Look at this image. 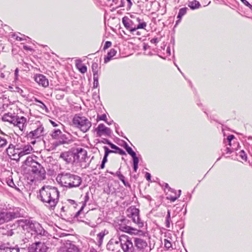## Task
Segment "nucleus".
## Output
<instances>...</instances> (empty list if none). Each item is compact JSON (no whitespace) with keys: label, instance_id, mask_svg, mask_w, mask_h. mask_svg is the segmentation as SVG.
<instances>
[{"label":"nucleus","instance_id":"57","mask_svg":"<svg viewBox=\"0 0 252 252\" xmlns=\"http://www.w3.org/2000/svg\"><path fill=\"white\" fill-rule=\"evenodd\" d=\"M138 164H133V169L135 172H136L138 169Z\"/></svg>","mask_w":252,"mask_h":252},{"label":"nucleus","instance_id":"37","mask_svg":"<svg viewBox=\"0 0 252 252\" xmlns=\"http://www.w3.org/2000/svg\"><path fill=\"white\" fill-rule=\"evenodd\" d=\"M94 76V88H97L98 86V80L97 78V75H93Z\"/></svg>","mask_w":252,"mask_h":252},{"label":"nucleus","instance_id":"58","mask_svg":"<svg viewBox=\"0 0 252 252\" xmlns=\"http://www.w3.org/2000/svg\"><path fill=\"white\" fill-rule=\"evenodd\" d=\"M226 153H227V154H230V153H231L232 152V151H231V149H230L228 147L226 148Z\"/></svg>","mask_w":252,"mask_h":252},{"label":"nucleus","instance_id":"10","mask_svg":"<svg viewBox=\"0 0 252 252\" xmlns=\"http://www.w3.org/2000/svg\"><path fill=\"white\" fill-rule=\"evenodd\" d=\"M106 249L110 252H122L120 236L117 239H110L106 245Z\"/></svg>","mask_w":252,"mask_h":252},{"label":"nucleus","instance_id":"3","mask_svg":"<svg viewBox=\"0 0 252 252\" xmlns=\"http://www.w3.org/2000/svg\"><path fill=\"white\" fill-rule=\"evenodd\" d=\"M56 181L62 186L68 189L78 187L82 182L80 176L65 172L59 174L56 177Z\"/></svg>","mask_w":252,"mask_h":252},{"label":"nucleus","instance_id":"21","mask_svg":"<svg viewBox=\"0 0 252 252\" xmlns=\"http://www.w3.org/2000/svg\"><path fill=\"white\" fill-rule=\"evenodd\" d=\"M73 153L65 152L61 154L60 158L63 159L67 163H69L72 161V158H73Z\"/></svg>","mask_w":252,"mask_h":252},{"label":"nucleus","instance_id":"40","mask_svg":"<svg viewBox=\"0 0 252 252\" xmlns=\"http://www.w3.org/2000/svg\"><path fill=\"white\" fill-rule=\"evenodd\" d=\"M117 53V51L114 49H111L110 51L107 53V54L111 56L112 57H113Z\"/></svg>","mask_w":252,"mask_h":252},{"label":"nucleus","instance_id":"29","mask_svg":"<svg viewBox=\"0 0 252 252\" xmlns=\"http://www.w3.org/2000/svg\"><path fill=\"white\" fill-rule=\"evenodd\" d=\"M62 132L60 129H55L51 134V136L54 139H58L59 138L60 136L61 135Z\"/></svg>","mask_w":252,"mask_h":252},{"label":"nucleus","instance_id":"8","mask_svg":"<svg viewBox=\"0 0 252 252\" xmlns=\"http://www.w3.org/2000/svg\"><path fill=\"white\" fill-rule=\"evenodd\" d=\"M126 213L127 217L131 219L132 221L137 225L139 228L143 227L144 223L140 218L138 209L134 207H131L127 210Z\"/></svg>","mask_w":252,"mask_h":252},{"label":"nucleus","instance_id":"39","mask_svg":"<svg viewBox=\"0 0 252 252\" xmlns=\"http://www.w3.org/2000/svg\"><path fill=\"white\" fill-rule=\"evenodd\" d=\"M106 115L105 114H102L101 115H98L97 117V120H102L106 122Z\"/></svg>","mask_w":252,"mask_h":252},{"label":"nucleus","instance_id":"48","mask_svg":"<svg viewBox=\"0 0 252 252\" xmlns=\"http://www.w3.org/2000/svg\"><path fill=\"white\" fill-rule=\"evenodd\" d=\"M109 145L112 149L115 150V151H117L118 149L119 148L118 146L111 142L109 143Z\"/></svg>","mask_w":252,"mask_h":252},{"label":"nucleus","instance_id":"25","mask_svg":"<svg viewBox=\"0 0 252 252\" xmlns=\"http://www.w3.org/2000/svg\"><path fill=\"white\" fill-rule=\"evenodd\" d=\"M0 252H19V249L17 248H10L1 245L0 246Z\"/></svg>","mask_w":252,"mask_h":252},{"label":"nucleus","instance_id":"51","mask_svg":"<svg viewBox=\"0 0 252 252\" xmlns=\"http://www.w3.org/2000/svg\"><path fill=\"white\" fill-rule=\"evenodd\" d=\"M150 42L153 44H157L158 42V38H154L150 40Z\"/></svg>","mask_w":252,"mask_h":252},{"label":"nucleus","instance_id":"19","mask_svg":"<svg viewBox=\"0 0 252 252\" xmlns=\"http://www.w3.org/2000/svg\"><path fill=\"white\" fill-rule=\"evenodd\" d=\"M122 23L124 24L125 27L131 33H132L134 31L132 30L134 27V22L129 19L127 17L125 16L122 18Z\"/></svg>","mask_w":252,"mask_h":252},{"label":"nucleus","instance_id":"23","mask_svg":"<svg viewBox=\"0 0 252 252\" xmlns=\"http://www.w3.org/2000/svg\"><path fill=\"white\" fill-rule=\"evenodd\" d=\"M188 9L187 7H183L179 10V12L177 16L178 20L176 22L175 26L177 25L181 22L182 17L187 13Z\"/></svg>","mask_w":252,"mask_h":252},{"label":"nucleus","instance_id":"15","mask_svg":"<svg viewBox=\"0 0 252 252\" xmlns=\"http://www.w3.org/2000/svg\"><path fill=\"white\" fill-rule=\"evenodd\" d=\"M44 127L42 125H40L35 129L30 132L28 136L31 139L38 138L44 135Z\"/></svg>","mask_w":252,"mask_h":252},{"label":"nucleus","instance_id":"43","mask_svg":"<svg viewBox=\"0 0 252 252\" xmlns=\"http://www.w3.org/2000/svg\"><path fill=\"white\" fill-rule=\"evenodd\" d=\"M126 152L128 153L129 155H130L131 156H134L136 153L132 150V148L131 147H129V148H127L126 149Z\"/></svg>","mask_w":252,"mask_h":252},{"label":"nucleus","instance_id":"22","mask_svg":"<svg viewBox=\"0 0 252 252\" xmlns=\"http://www.w3.org/2000/svg\"><path fill=\"white\" fill-rule=\"evenodd\" d=\"M108 233V231L104 230L97 235V243L99 246H100L103 242L104 237Z\"/></svg>","mask_w":252,"mask_h":252},{"label":"nucleus","instance_id":"44","mask_svg":"<svg viewBox=\"0 0 252 252\" xmlns=\"http://www.w3.org/2000/svg\"><path fill=\"white\" fill-rule=\"evenodd\" d=\"M234 136L233 135H228L227 137V140L229 142V145L230 146H231V141L234 138Z\"/></svg>","mask_w":252,"mask_h":252},{"label":"nucleus","instance_id":"5","mask_svg":"<svg viewBox=\"0 0 252 252\" xmlns=\"http://www.w3.org/2000/svg\"><path fill=\"white\" fill-rule=\"evenodd\" d=\"M2 120L13 125L19 128L21 131H23L26 126V118L23 116L19 117L15 113L8 112L5 113L2 117Z\"/></svg>","mask_w":252,"mask_h":252},{"label":"nucleus","instance_id":"47","mask_svg":"<svg viewBox=\"0 0 252 252\" xmlns=\"http://www.w3.org/2000/svg\"><path fill=\"white\" fill-rule=\"evenodd\" d=\"M112 58L113 57H112L111 56H109L107 54V56L105 58H104V63H106L108 62H109L112 59Z\"/></svg>","mask_w":252,"mask_h":252},{"label":"nucleus","instance_id":"14","mask_svg":"<svg viewBox=\"0 0 252 252\" xmlns=\"http://www.w3.org/2000/svg\"><path fill=\"white\" fill-rule=\"evenodd\" d=\"M118 229L131 235L133 234L139 236H143L144 235V233L143 231L127 225H120Z\"/></svg>","mask_w":252,"mask_h":252},{"label":"nucleus","instance_id":"45","mask_svg":"<svg viewBox=\"0 0 252 252\" xmlns=\"http://www.w3.org/2000/svg\"><path fill=\"white\" fill-rule=\"evenodd\" d=\"M112 45V43L110 41H106L105 43L104 46L103 47V49L106 50V49L109 48Z\"/></svg>","mask_w":252,"mask_h":252},{"label":"nucleus","instance_id":"30","mask_svg":"<svg viewBox=\"0 0 252 252\" xmlns=\"http://www.w3.org/2000/svg\"><path fill=\"white\" fill-rule=\"evenodd\" d=\"M170 221H171V215H170V211L168 210L167 214L166 217V220H165V225L167 228H169L170 227Z\"/></svg>","mask_w":252,"mask_h":252},{"label":"nucleus","instance_id":"63","mask_svg":"<svg viewBox=\"0 0 252 252\" xmlns=\"http://www.w3.org/2000/svg\"><path fill=\"white\" fill-rule=\"evenodd\" d=\"M105 163L101 162L100 168V169H103L104 168V167H105Z\"/></svg>","mask_w":252,"mask_h":252},{"label":"nucleus","instance_id":"64","mask_svg":"<svg viewBox=\"0 0 252 252\" xmlns=\"http://www.w3.org/2000/svg\"><path fill=\"white\" fill-rule=\"evenodd\" d=\"M89 199V196L87 194L86 196H85V202H86Z\"/></svg>","mask_w":252,"mask_h":252},{"label":"nucleus","instance_id":"49","mask_svg":"<svg viewBox=\"0 0 252 252\" xmlns=\"http://www.w3.org/2000/svg\"><path fill=\"white\" fill-rule=\"evenodd\" d=\"M16 92L19 93L20 94H21L22 95H23V91L19 87H16L15 88V91Z\"/></svg>","mask_w":252,"mask_h":252},{"label":"nucleus","instance_id":"55","mask_svg":"<svg viewBox=\"0 0 252 252\" xmlns=\"http://www.w3.org/2000/svg\"><path fill=\"white\" fill-rule=\"evenodd\" d=\"M178 198V196H175V197H170L169 199L172 202L175 201L177 198Z\"/></svg>","mask_w":252,"mask_h":252},{"label":"nucleus","instance_id":"34","mask_svg":"<svg viewBox=\"0 0 252 252\" xmlns=\"http://www.w3.org/2000/svg\"><path fill=\"white\" fill-rule=\"evenodd\" d=\"M60 140L59 141V143L61 144H63L67 143V141L68 140V138L66 137V135L65 134H61L60 137Z\"/></svg>","mask_w":252,"mask_h":252},{"label":"nucleus","instance_id":"54","mask_svg":"<svg viewBox=\"0 0 252 252\" xmlns=\"http://www.w3.org/2000/svg\"><path fill=\"white\" fill-rule=\"evenodd\" d=\"M86 223L92 227H95L96 226L95 224L93 222H86Z\"/></svg>","mask_w":252,"mask_h":252},{"label":"nucleus","instance_id":"16","mask_svg":"<svg viewBox=\"0 0 252 252\" xmlns=\"http://www.w3.org/2000/svg\"><path fill=\"white\" fill-rule=\"evenodd\" d=\"M57 252H78V249L75 245L68 242L60 248Z\"/></svg>","mask_w":252,"mask_h":252},{"label":"nucleus","instance_id":"26","mask_svg":"<svg viewBox=\"0 0 252 252\" xmlns=\"http://www.w3.org/2000/svg\"><path fill=\"white\" fill-rule=\"evenodd\" d=\"M76 65L79 70L82 73H84L87 71V67L86 65L81 63V61L79 60L76 61Z\"/></svg>","mask_w":252,"mask_h":252},{"label":"nucleus","instance_id":"28","mask_svg":"<svg viewBox=\"0 0 252 252\" xmlns=\"http://www.w3.org/2000/svg\"><path fill=\"white\" fill-rule=\"evenodd\" d=\"M188 6L191 9H195L199 8L200 6V4L198 1L194 0L192 1L189 2V3Z\"/></svg>","mask_w":252,"mask_h":252},{"label":"nucleus","instance_id":"61","mask_svg":"<svg viewBox=\"0 0 252 252\" xmlns=\"http://www.w3.org/2000/svg\"><path fill=\"white\" fill-rule=\"evenodd\" d=\"M16 40L18 41H22L24 40V38L21 37L17 36L16 38Z\"/></svg>","mask_w":252,"mask_h":252},{"label":"nucleus","instance_id":"59","mask_svg":"<svg viewBox=\"0 0 252 252\" xmlns=\"http://www.w3.org/2000/svg\"><path fill=\"white\" fill-rule=\"evenodd\" d=\"M102 142H103V143H106V144H108V145H109V143H110V141H109V140H108V139H104L103 140V141H102Z\"/></svg>","mask_w":252,"mask_h":252},{"label":"nucleus","instance_id":"50","mask_svg":"<svg viewBox=\"0 0 252 252\" xmlns=\"http://www.w3.org/2000/svg\"><path fill=\"white\" fill-rule=\"evenodd\" d=\"M127 2V10L129 9L132 5V2L131 0H126Z\"/></svg>","mask_w":252,"mask_h":252},{"label":"nucleus","instance_id":"12","mask_svg":"<svg viewBox=\"0 0 252 252\" xmlns=\"http://www.w3.org/2000/svg\"><path fill=\"white\" fill-rule=\"evenodd\" d=\"M74 161L79 162L84 161L87 156V152L85 149L79 148H77L76 152L73 153Z\"/></svg>","mask_w":252,"mask_h":252},{"label":"nucleus","instance_id":"27","mask_svg":"<svg viewBox=\"0 0 252 252\" xmlns=\"http://www.w3.org/2000/svg\"><path fill=\"white\" fill-rule=\"evenodd\" d=\"M136 21L138 22H139V23L138 24V25L136 27L134 26L133 29L132 30L134 31V32H135L136 30H137L138 29H145V27L147 26V24H146V22H143L140 23L141 19L139 18H136Z\"/></svg>","mask_w":252,"mask_h":252},{"label":"nucleus","instance_id":"24","mask_svg":"<svg viewBox=\"0 0 252 252\" xmlns=\"http://www.w3.org/2000/svg\"><path fill=\"white\" fill-rule=\"evenodd\" d=\"M14 232L12 229H9V228L6 226V228H0V234L4 235L7 236H12Z\"/></svg>","mask_w":252,"mask_h":252},{"label":"nucleus","instance_id":"60","mask_svg":"<svg viewBox=\"0 0 252 252\" xmlns=\"http://www.w3.org/2000/svg\"><path fill=\"white\" fill-rule=\"evenodd\" d=\"M51 123L52 124L53 126H54V127L57 126H58V125L57 124H56L55 122H54L53 121H51Z\"/></svg>","mask_w":252,"mask_h":252},{"label":"nucleus","instance_id":"31","mask_svg":"<svg viewBox=\"0 0 252 252\" xmlns=\"http://www.w3.org/2000/svg\"><path fill=\"white\" fill-rule=\"evenodd\" d=\"M116 175L118 177L119 179L123 182L125 186H129V184L127 182H126L125 180V177L121 174L120 171H117L116 173Z\"/></svg>","mask_w":252,"mask_h":252},{"label":"nucleus","instance_id":"20","mask_svg":"<svg viewBox=\"0 0 252 252\" xmlns=\"http://www.w3.org/2000/svg\"><path fill=\"white\" fill-rule=\"evenodd\" d=\"M134 241L135 247L139 250H144L147 247V242L141 238H135Z\"/></svg>","mask_w":252,"mask_h":252},{"label":"nucleus","instance_id":"13","mask_svg":"<svg viewBox=\"0 0 252 252\" xmlns=\"http://www.w3.org/2000/svg\"><path fill=\"white\" fill-rule=\"evenodd\" d=\"M97 136H110L111 134L110 128L106 127L104 124H100L95 130Z\"/></svg>","mask_w":252,"mask_h":252},{"label":"nucleus","instance_id":"42","mask_svg":"<svg viewBox=\"0 0 252 252\" xmlns=\"http://www.w3.org/2000/svg\"><path fill=\"white\" fill-rule=\"evenodd\" d=\"M115 153L119 154L121 155H125L126 154V152L120 148L119 147L117 151H115Z\"/></svg>","mask_w":252,"mask_h":252},{"label":"nucleus","instance_id":"4","mask_svg":"<svg viewBox=\"0 0 252 252\" xmlns=\"http://www.w3.org/2000/svg\"><path fill=\"white\" fill-rule=\"evenodd\" d=\"M25 165L31 168L30 170L35 179L41 181L45 179L46 172L40 164L35 161L32 157H28L24 162Z\"/></svg>","mask_w":252,"mask_h":252},{"label":"nucleus","instance_id":"46","mask_svg":"<svg viewBox=\"0 0 252 252\" xmlns=\"http://www.w3.org/2000/svg\"><path fill=\"white\" fill-rule=\"evenodd\" d=\"M245 5L252 9V5L246 0H240Z\"/></svg>","mask_w":252,"mask_h":252},{"label":"nucleus","instance_id":"33","mask_svg":"<svg viewBox=\"0 0 252 252\" xmlns=\"http://www.w3.org/2000/svg\"><path fill=\"white\" fill-rule=\"evenodd\" d=\"M35 101L36 102H38L40 103V105H38V106L43 110H45L46 112H47L48 111V108L46 107V106L40 100H38L37 99H35Z\"/></svg>","mask_w":252,"mask_h":252},{"label":"nucleus","instance_id":"2","mask_svg":"<svg viewBox=\"0 0 252 252\" xmlns=\"http://www.w3.org/2000/svg\"><path fill=\"white\" fill-rule=\"evenodd\" d=\"M59 195L57 188L50 186H43L39 190V198L47 208L54 210L59 202Z\"/></svg>","mask_w":252,"mask_h":252},{"label":"nucleus","instance_id":"9","mask_svg":"<svg viewBox=\"0 0 252 252\" xmlns=\"http://www.w3.org/2000/svg\"><path fill=\"white\" fill-rule=\"evenodd\" d=\"M121 247L123 252H134V248L131 239L125 235L120 236Z\"/></svg>","mask_w":252,"mask_h":252},{"label":"nucleus","instance_id":"56","mask_svg":"<svg viewBox=\"0 0 252 252\" xmlns=\"http://www.w3.org/2000/svg\"><path fill=\"white\" fill-rule=\"evenodd\" d=\"M107 157L108 156H106V155H104L102 162L106 163L107 161Z\"/></svg>","mask_w":252,"mask_h":252},{"label":"nucleus","instance_id":"52","mask_svg":"<svg viewBox=\"0 0 252 252\" xmlns=\"http://www.w3.org/2000/svg\"><path fill=\"white\" fill-rule=\"evenodd\" d=\"M145 177L148 181H150L151 180V174L148 172H146Z\"/></svg>","mask_w":252,"mask_h":252},{"label":"nucleus","instance_id":"6","mask_svg":"<svg viewBox=\"0 0 252 252\" xmlns=\"http://www.w3.org/2000/svg\"><path fill=\"white\" fill-rule=\"evenodd\" d=\"M18 222L19 226L28 232L31 231L34 234L40 235H43L45 233V231L41 225L36 222L27 219H21L18 220ZM31 234H32V232Z\"/></svg>","mask_w":252,"mask_h":252},{"label":"nucleus","instance_id":"38","mask_svg":"<svg viewBox=\"0 0 252 252\" xmlns=\"http://www.w3.org/2000/svg\"><path fill=\"white\" fill-rule=\"evenodd\" d=\"M103 148L105 150L104 155H106V156H108L109 154L110 153H115V151L109 149V148L106 146H104Z\"/></svg>","mask_w":252,"mask_h":252},{"label":"nucleus","instance_id":"7","mask_svg":"<svg viewBox=\"0 0 252 252\" xmlns=\"http://www.w3.org/2000/svg\"><path fill=\"white\" fill-rule=\"evenodd\" d=\"M72 122L74 126L83 132H87L92 126L91 122L87 118L80 114L74 116Z\"/></svg>","mask_w":252,"mask_h":252},{"label":"nucleus","instance_id":"18","mask_svg":"<svg viewBox=\"0 0 252 252\" xmlns=\"http://www.w3.org/2000/svg\"><path fill=\"white\" fill-rule=\"evenodd\" d=\"M35 81L42 87H46L49 85L48 80L42 74H37L34 77Z\"/></svg>","mask_w":252,"mask_h":252},{"label":"nucleus","instance_id":"11","mask_svg":"<svg viewBox=\"0 0 252 252\" xmlns=\"http://www.w3.org/2000/svg\"><path fill=\"white\" fill-rule=\"evenodd\" d=\"M29 252H47L48 247L43 242H36L29 246Z\"/></svg>","mask_w":252,"mask_h":252},{"label":"nucleus","instance_id":"36","mask_svg":"<svg viewBox=\"0 0 252 252\" xmlns=\"http://www.w3.org/2000/svg\"><path fill=\"white\" fill-rule=\"evenodd\" d=\"M164 247L167 249H169V248L172 247V244L171 242L167 239H164Z\"/></svg>","mask_w":252,"mask_h":252},{"label":"nucleus","instance_id":"1","mask_svg":"<svg viewBox=\"0 0 252 252\" xmlns=\"http://www.w3.org/2000/svg\"><path fill=\"white\" fill-rule=\"evenodd\" d=\"M10 141L11 137L9 135L3 133L0 134V148H5L8 144V147L6 148V152L8 156L13 159H19L21 157L31 154L33 151V148L31 145L28 144L18 148L17 149L18 151V153H15L14 146L11 143Z\"/></svg>","mask_w":252,"mask_h":252},{"label":"nucleus","instance_id":"17","mask_svg":"<svg viewBox=\"0 0 252 252\" xmlns=\"http://www.w3.org/2000/svg\"><path fill=\"white\" fill-rule=\"evenodd\" d=\"M15 218V213L8 212H0V224L8 221Z\"/></svg>","mask_w":252,"mask_h":252},{"label":"nucleus","instance_id":"53","mask_svg":"<svg viewBox=\"0 0 252 252\" xmlns=\"http://www.w3.org/2000/svg\"><path fill=\"white\" fill-rule=\"evenodd\" d=\"M18 72H19V69L18 68H17L15 70V79L17 80V78H18Z\"/></svg>","mask_w":252,"mask_h":252},{"label":"nucleus","instance_id":"35","mask_svg":"<svg viewBox=\"0 0 252 252\" xmlns=\"http://www.w3.org/2000/svg\"><path fill=\"white\" fill-rule=\"evenodd\" d=\"M238 155L241 158V159L244 160H247V156L246 154L243 150L240 151L238 154Z\"/></svg>","mask_w":252,"mask_h":252},{"label":"nucleus","instance_id":"41","mask_svg":"<svg viewBox=\"0 0 252 252\" xmlns=\"http://www.w3.org/2000/svg\"><path fill=\"white\" fill-rule=\"evenodd\" d=\"M131 157H132V158H133V164H138L139 159L136 157V155L135 154L134 156L133 155V156H132Z\"/></svg>","mask_w":252,"mask_h":252},{"label":"nucleus","instance_id":"32","mask_svg":"<svg viewBox=\"0 0 252 252\" xmlns=\"http://www.w3.org/2000/svg\"><path fill=\"white\" fill-rule=\"evenodd\" d=\"M98 64L97 63L94 62L92 64V71L93 72V75H97V72H98Z\"/></svg>","mask_w":252,"mask_h":252},{"label":"nucleus","instance_id":"62","mask_svg":"<svg viewBox=\"0 0 252 252\" xmlns=\"http://www.w3.org/2000/svg\"><path fill=\"white\" fill-rule=\"evenodd\" d=\"M14 185V183H13V182L12 180H11L9 182V183H8V185H9V186H10V187H12V185Z\"/></svg>","mask_w":252,"mask_h":252}]
</instances>
